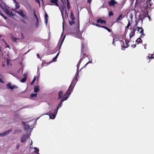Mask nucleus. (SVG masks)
Here are the masks:
<instances>
[{
  "label": "nucleus",
  "mask_w": 154,
  "mask_h": 154,
  "mask_svg": "<svg viewBox=\"0 0 154 154\" xmlns=\"http://www.w3.org/2000/svg\"><path fill=\"white\" fill-rule=\"evenodd\" d=\"M57 112L56 111L55 112H54L53 114L50 113V118L52 119H54L55 118Z\"/></svg>",
  "instance_id": "11"
},
{
  "label": "nucleus",
  "mask_w": 154,
  "mask_h": 154,
  "mask_svg": "<svg viewBox=\"0 0 154 154\" xmlns=\"http://www.w3.org/2000/svg\"><path fill=\"white\" fill-rule=\"evenodd\" d=\"M102 28L106 29L109 32H111V30L106 26H103L102 27Z\"/></svg>",
  "instance_id": "22"
},
{
  "label": "nucleus",
  "mask_w": 154,
  "mask_h": 154,
  "mask_svg": "<svg viewBox=\"0 0 154 154\" xmlns=\"http://www.w3.org/2000/svg\"><path fill=\"white\" fill-rule=\"evenodd\" d=\"M0 82L1 83H4L3 81H2V78H0Z\"/></svg>",
  "instance_id": "57"
},
{
  "label": "nucleus",
  "mask_w": 154,
  "mask_h": 154,
  "mask_svg": "<svg viewBox=\"0 0 154 154\" xmlns=\"http://www.w3.org/2000/svg\"><path fill=\"white\" fill-rule=\"evenodd\" d=\"M78 75H79V72L78 71H77V72L75 75V76H76V77H78Z\"/></svg>",
  "instance_id": "51"
},
{
  "label": "nucleus",
  "mask_w": 154,
  "mask_h": 154,
  "mask_svg": "<svg viewBox=\"0 0 154 154\" xmlns=\"http://www.w3.org/2000/svg\"><path fill=\"white\" fill-rule=\"evenodd\" d=\"M28 138V134H27L24 135L21 138L20 141L21 143H24Z\"/></svg>",
  "instance_id": "5"
},
{
  "label": "nucleus",
  "mask_w": 154,
  "mask_h": 154,
  "mask_svg": "<svg viewBox=\"0 0 154 154\" xmlns=\"http://www.w3.org/2000/svg\"><path fill=\"white\" fill-rule=\"evenodd\" d=\"M136 30V29L135 28H133L132 29V31H131L129 34V35L130 38H131L134 35Z\"/></svg>",
  "instance_id": "10"
},
{
  "label": "nucleus",
  "mask_w": 154,
  "mask_h": 154,
  "mask_svg": "<svg viewBox=\"0 0 154 154\" xmlns=\"http://www.w3.org/2000/svg\"><path fill=\"white\" fill-rule=\"evenodd\" d=\"M0 15L2 17L5 19H6L7 18V17H5L4 15L2 13H0Z\"/></svg>",
  "instance_id": "36"
},
{
  "label": "nucleus",
  "mask_w": 154,
  "mask_h": 154,
  "mask_svg": "<svg viewBox=\"0 0 154 154\" xmlns=\"http://www.w3.org/2000/svg\"><path fill=\"white\" fill-rule=\"evenodd\" d=\"M113 15V14L112 11H110L109 12V17Z\"/></svg>",
  "instance_id": "38"
},
{
  "label": "nucleus",
  "mask_w": 154,
  "mask_h": 154,
  "mask_svg": "<svg viewBox=\"0 0 154 154\" xmlns=\"http://www.w3.org/2000/svg\"><path fill=\"white\" fill-rule=\"evenodd\" d=\"M38 25H39L38 19L36 20V22L35 23V26L37 28L38 27Z\"/></svg>",
  "instance_id": "32"
},
{
  "label": "nucleus",
  "mask_w": 154,
  "mask_h": 154,
  "mask_svg": "<svg viewBox=\"0 0 154 154\" xmlns=\"http://www.w3.org/2000/svg\"><path fill=\"white\" fill-rule=\"evenodd\" d=\"M36 2L38 3L39 5L40 4V2L39 0H35Z\"/></svg>",
  "instance_id": "55"
},
{
  "label": "nucleus",
  "mask_w": 154,
  "mask_h": 154,
  "mask_svg": "<svg viewBox=\"0 0 154 154\" xmlns=\"http://www.w3.org/2000/svg\"><path fill=\"white\" fill-rule=\"evenodd\" d=\"M16 13L20 15L23 18L25 19L26 18L28 19V17L26 16V13H24L23 11L21 10H20V11H17Z\"/></svg>",
  "instance_id": "3"
},
{
  "label": "nucleus",
  "mask_w": 154,
  "mask_h": 154,
  "mask_svg": "<svg viewBox=\"0 0 154 154\" xmlns=\"http://www.w3.org/2000/svg\"><path fill=\"white\" fill-rule=\"evenodd\" d=\"M21 21L22 22L26 24V22L24 20H21Z\"/></svg>",
  "instance_id": "54"
},
{
  "label": "nucleus",
  "mask_w": 154,
  "mask_h": 154,
  "mask_svg": "<svg viewBox=\"0 0 154 154\" xmlns=\"http://www.w3.org/2000/svg\"><path fill=\"white\" fill-rule=\"evenodd\" d=\"M37 95V94H31L30 95V97H36Z\"/></svg>",
  "instance_id": "34"
},
{
  "label": "nucleus",
  "mask_w": 154,
  "mask_h": 154,
  "mask_svg": "<svg viewBox=\"0 0 154 154\" xmlns=\"http://www.w3.org/2000/svg\"><path fill=\"white\" fill-rule=\"evenodd\" d=\"M7 87L8 89H10L13 90L14 88H16L17 87L14 85L13 86H11V84L10 82H9L7 85Z\"/></svg>",
  "instance_id": "9"
},
{
  "label": "nucleus",
  "mask_w": 154,
  "mask_h": 154,
  "mask_svg": "<svg viewBox=\"0 0 154 154\" xmlns=\"http://www.w3.org/2000/svg\"><path fill=\"white\" fill-rule=\"evenodd\" d=\"M20 146V145L19 144H17V145L16 148L18 149L19 148Z\"/></svg>",
  "instance_id": "53"
},
{
  "label": "nucleus",
  "mask_w": 154,
  "mask_h": 154,
  "mask_svg": "<svg viewBox=\"0 0 154 154\" xmlns=\"http://www.w3.org/2000/svg\"><path fill=\"white\" fill-rule=\"evenodd\" d=\"M34 149H35L34 152H35L36 153L39 154L38 153L39 151L38 149L36 147H35Z\"/></svg>",
  "instance_id": "31"
},
{
  "label": "nucleus",
  "mask_w": 154,
  "mask_h": 154,
  "mask_svg": "<svg viewBox=\"0 0 154 154\" xmlns=\"http://www.w3.org/2000/svg\"><path fill=\"white\" fill-rule=\"evenodd\" d=\"M122 16V14H120L116 20V22H118Z\"/></svg>",
  "instance_id": "24"
},
{
  "label": "nucleus",
  "mask_w": 154,
  "mask_h": 154,
  "mask_svg": "<svg viewBox=\"0 0 154 154\" xmlns=\"http://www.w3.org/2000/svg\"><path fill=\"white\" fill-rule=\"evenodd\" d=\"M146 15H147V17L149 18V21H150V16L148 14V13L147 12L146 13Z\"/></svg>",
  "instance_id": "45"
},
{
  "label": "nucleus",
  "mask_w": 154,
  "mask_h": 154,
  "mask_svg": "<svg viewBox=\"0 0 154 154\" xmlns=\"http://www.w3.org/2000/svg\"><path fill=\"white\" fill-rule=\"evenodd\" d=\"M75 21L74 20H72V21H71L70 20H69V24L70 25V26H72V25H73V24H75Z\"/></svg>",
  "instance_id": "27"
},
{
  "label": "nucleus",
  "mask_w": 154,
  "mask_h": 154,
  "mask_svg": "<svg viewBox=\"0 0 154 154\" xmlns=\"http://www.w3.org/2000/svg\"><path fill=\"white\" fill-rule=\"evenodd\" d=\"M33 14L34 15L35 18H36V20L38 19V17L37 16V15H36V14L35 13V10H34V12H33Z\"/></svg>",
  "instance_id": "37"
},
{
  "label": "nucleus",
  "mask_w": 154,
  "mask_h": 154,
  "mask_svg": "<svg viewBox=\"0 0 154 154\" xmlns=\"http://www.w3.org/2000/svg\"><path fill=\"white\" fill-rule=\"evenodd\" d=\"M140 33L141 34V35H140V36L141 38H143L144 36L145 35L143 34V29L142 28L141 29V30L140 31Z\"/></svg>",
  "instance_id": "18"
},
{
  "label": "nucleus",
  "mask_w": 154,
  "mask_h": 154,
  "mask_svg": "<svg viewBox=\"0 0 154 154\" xmlns=\"http://www.w3.org/2000/svg\"><path fill=\"white\" fill-rule=\"evenodd\" d=\"M108 4L109 6H113L114 7L117 4V2L115 0H111L108 2Z\"/></svg>",
  "instance_id": "8"
},
{
  "label": "nucleus",
  "mask_w": 154,
  "mask_h": 154,
  "mask_svg": "<svg viewBox=\"0 0 154 154\" xmlns=\"http://www.w3.org/2000/svg\"><path fill=\"white\" fill-rule=\"evenodd\" d=\"M59 54V52L57 54L56 56H57V57H58V56Z\"/></svg>",
  "instance_id": "64"
},
{
  "label": "nucleus",
  "mask_w": 154,
  "mask_h": 154,
  "mask_svg": "<svg viewBox=\"0 0 154 154\" xmlns=\"http://www.w3.org/2000/svg\"><path fill=\"white\" fill-rule=\"evenodd\" d=\"M136 2H135V5H137L138 3H140L142 2V0H136Z\"/></svg>",
  "instance_id": "39"
},
{
  "label": "nucleus",
  "mask_w": 154,
  "mask_h": 154,
  "mask_svg": "<svg viewBox=\"0 0 154 154\" xmlns=\"http://www.w3.org/2000/svg\"><path fill=\"white\" fill-rule=\"evenodd\" d=\"M140 37L138 38L136 40V42H137V44L139 43H142V40L141 39Z\"/></svg>",
  "instance_id": "17"
},
{
  "label": "nucleus",
  "mask_w": 154,
  "mask_h": 154,
  "mask_svg": "<svg viewBox=\"0 0 154 154\" xmlns=\"http://www.w3.org/2000/svg\"><path fill=\"white\" fill-rule=\"evenodd\" d=\"M67 1L66 5L67 8L68 10H69L70 9V2L69 0H66Z\"/></svg>",
  "instance_id": "19"
},
{
  "label": "nucleus",
  "mask_w": 154,
  "mask_h": 154,
  "mask_svg": "<svg viewBox=\"0 0 154 154\" xmlns=\"http://www.w3.org/2000/svg\"><path fill=\"white\" fill-rule=\"evenodd\" d=\"M27 73H24L23 75V78L27 79Z\"/></svg>",
  "instance_id": "41"
},
{
  "label": "nucleus",
  "mask_w": 154,
  "mask_h": 154,
  "mask_svg": "<svg viewBox=\"0 0 154 154\" xmlns=\"http://www.w3.org/2000/svg\"><path fill=\"white\" fill-rule=\"evenodd\" d=\"M65 16L66 17V16L67 17H68V14L67 13L66 11V9H65Z\"/></svg>",
  "instance_id": "47"
},
{
  "label": "nucleus",
  "mask_w": 154,
  "mask_h": 154,
  "mask_svg": "<svg viewBox=\"0 0 154 154\" xmlns=\"http://www.w3.org/2000/svg\"><path fill=\"white\" fill-rule=\"evenodd\" d=\"M36 78H37V77L36 76H35L34 77V78L32 80V81H33V82H35V81L36 80Z\"/></svg>",
  "instance_id": "50"
},
{
  "label": "nucleus",
  "mask_w": 154,
  "mask_h": 154,
  "mask_svg": "<svg viewBox=\"0 0 154 154\" xmlns=\"http://www.w3.org/2000/svg\"><path fill=\"white\" fill-rule=\"evenodd\" d=\"M46 115H48L50 116V113L49 112H48L45 114Z\"/></svg>",
  "instance_id": "62"
},
{
  "label": "nucleus",
  "mask_w": 154,
  "mask_h": 154,
  "mask_svg": "<svg viewBox=\"0 0 154 154\" xmlns=\"http://www.w3.org/2000/svg\"><path fill=\"white\" fill-rule=\"evenodd\" d=\"M133 47L134 48H135L136 46V44H135L134 45H132L131 46L133 47Z\"/></svg>",
  "instance_id": "59"
},
{
  "label": "nucleus",
  "mask_w": 154,
  "mask_h": 154,
  "mask_svg": "<svg viewBox=\"0 0 154 154\" xmlns=\"http://www.w3.org/2000/svg\"><path fill=\"white\" fill-rule=\"evenodd\" d=\"M115 39L114 38H113V41H112V44L113 45H115V43L114 42V41H115Z\"/></svg>",
  "instance_id": "52"
},
{
  "label": "nucleus",
  "mask_w": 154,
  "mask_h": 154,
  "mask_svg": "<svg viewBox=\"0 0 154 154\" xmlns=\"http://www.w3.org/2000/svg\"><path fill=\"white\" fill-rule=\"evenodd\" d=\"M60 1L63 4L64 2H65V1H64V0H60Z\"/></svg>",
  "instance_id": "60"
},
{
  "label": "nucleus",
  "mask_w": 154,
  "mask_h": 154,
  "mask_svg": "<svg viewBox=\"0 0 154 154\" xmlns=\"http://www.w3.org/2000/svg\"><path fill=\"white\" fill-rule=\"evenodd\" d=\"M34 82H33V81H32V82L30 83V85H33Z\"/></svg>",
  "instance_id": "61"
},
{
  "label": "nucleus",
  "mask_w": 154,
  "mask_h": 154,
  "mask_svg": "<svg viewBox=\"0 0 154 154\" xmlns=\"http://www.w3.org/2000/svg\"><path fill=\"white\" fill-rule=\"evenodd\" d=\"M29 128V125H26L24 126V129L25 130L28 129Z\"/></svg>",
  "instance_id": "30"
},
{
  "label": "nucleus",
  "mask_w": 154,
  "mask_h": 154,
  "mask_svg": "<svg viewBox=\"0 0 154 154\" xmlns=\"http://www.w3.org/2000/svg\"><path fill=\"white\" fill-rule=\"evenodd\" d=\"M70 18L72 20H74L75 19V18L74 17V15L72 11H71Z\"/></svg>",
  "instance_id": "13"
},
{
  "label": "nucleus",
  "mask_w": 154,
  "mask_h": 154,
  "mask_svg": "<svg viewBox=\"0 0 154 154\" xmlns=\"http://www.w3.org/2000/svg\"><path fill=\"white\" fill-rule=\"evenodd\" d=\"M142 27H137L136 28V30L139 31L140 30V29H141Z\"/></svg>",
  "instance_id": "44"
},
{
  "label": "nucleus",
  "mask_w": 154,
  "mask_h": 154,
  "mask_svg": "<svg viewBox=\"0 0 154 154\" xmlns=\"http://www.w3.org/2000/svg\"><path fill=\"white\" fill-rule=\"evenodd\" d=\"M21 35L22 36V37H21V39H23L24 38V37L23 35V34L22 33H21Z\"/></svg>",
  "instance_id": "49"
},
{
  "label": "nucleus",
  "mask_w": 154,
  "mask_h": 154,
  "mask_svg": "<svg viewBox=\"0 0 154 154\" xmlns=\"http://www.w3.org/2000/svg\"><path fill=\"white\" fill-rule=\"evenodd\" d=\"M68 99V97H65L64 98H63V99H61L60 100V103L58 105V106L57 107V108H56V110L57 112L59 108H60L61 106H62V103L64 101L67 100Z\"/></svg>",
  "instance_id": "6"
},
{
  "label": "nucleus",
  "mask_w": 154,
  "mask_h": 154,
  "mask_svg": "<svg viewBox=\"0 0 154 154\" xmlns=\"http://www.w3.org/2000/svg\"><path fill=\"white\" fill-rule=\"evenodd\" d=\"M102 28L106 29L109 32H111V30L106 26H103L102 27Z\"/></svg>",
  "instance_id": "23"
},
{
  "label": "nucleus",
  "mask_w": 154,
  "mask_h": 154,
  "mask_svg": "<svg viewBox=\"0 0 154 154\" xmlns=\"http://www.w3.org/2000/svg\"><path fill=\"white\" fill-rule=\"evenodd\" d=\"M65 37V36L63 38V39H62V41L61 42V44H60V47H59V48L60 49V48L61 46V45H62V43H63V40H64Z\"/></svg>",
  "instance_id": "43"
},
{
  "label": "nucleus",
  "mask_w": 154,
  "mask_h": 154,
  "mask_svg": "<svg viewBox=\"0 0 154 154\" xmlns=\"http://www.w3.org/2000/svg\"><path fill=\"white\" fill-rule=\"evenodd\" d=\"M30 51V50H29L27 52H26V53H25V54H27L29 51Z\"/></svg>",
  "instance_id": "63"
},
{
  "label": "nucleus",
  "mask_w": 154,
  "mask_h": 154,
  "mask_svg": "<svg viewBox=\"0 0 154 154\" xmlns=\"http://www.w3.org/2000/svg\"><path fill=\"white\" fill-rule=\"evenodd\" d=\"M72 91V89H70L69 88L66 91L64 94L63 95V91H60L58 93V100L63 99V98H64L65 97H68V98Z\"/></svg>",
  "instance_id": "1"
},
{
  "label": "nucleus",
  "mask_w": 154,
  "mask_h": 154,
  "mask_svg": "<svg viewBox=\"0 0 154 154\" xmlns=\"http://www.w3.org/2000/svg\"><path fill=\"white\" fill-rule=\"evenodd\" d=\"M61 15H62V17H63V20H64L63 12V11H62V10H61Z\"/></svg>",
  "instance_id": "46"
},
{
  "label": "nucleus",
  "mask_w": 154,
  "mask_h": 154,
  "mask_svg": "<svg viewBox=\"0 0 154 154\" xmlns=\"http://www.w3.org/2000/svg\"><path fill=\"white\" fill-rule=\"evenodd\" d=\"M26 78H23L21 79L20 81L22 82H24L26 81Z\"/></svg>",
  "instance_id": "35"
},
{
  "label": "nucleus",
  "mask_w": 154,
  "mask_h": 154,
  "mask_svg": "<svg viewBox=\"0 0 154 154\" xmlns=\"http://www.w3.org/2000/svg\"><path fill=\"white\" fill-rule=\"evenodd\" d=\"M12 130V129H11L8 130L4 132L3 133L0 134V136L1 137H4L6 135L8 134Z\"/></svg>",
  "instance_id": "7"
},
{
  "label": "nucleus",
  "mask_w": 154,
  "mask_h": 154,
  "mask_svg": "<svg viewBox=\"0 0 154 154\" xmlns=\"http://www.w3.org/2000/svg\"><path fill=\"white\" fill-rule=\"evenodd\" d=\"M96 22L97 23H100L101 24L104 23L105 25H106V21L105 20H102L101 19H97Z\"/></svg>",
  "instance_id": "12"
},
{
  "label": "nucleus",
  "mask_w": 154,
  "mask_h": 154,
  "mask_svg": "<svg viewBox=\"0 0 154 154\" xmlns=\"http://www.w3.org/2000/svg\"><path fill=\"white\" fill-rule=\"evenodd\" d=\"M129 42L128 41L127 42H126V41H125L126 45V46H122L121 48L122 50H125V48H127L128 47H129V46L128 44V42Z\"/></svg>",
  "instance_id": "15"
},
{
  "label": "nucleus",
  "mask_w": 154,
  "mask_h": 154,
  "mask_svg": "<svg viewBox=\"0 0 154 154\" xmlns=\"http://www.w3.org/2000/svg\"><path fill=\"white\" fill-rule=\"evenodd\" d=\"M12 40L13 42H17V39H20L19 38H17L15 37H13L12 38Z\"/></svg>",
  "instance_id": "28"
},
{
  "label": "nucleus",
  "mask_w": 154,
  "mask_h": 154,
  "mask_svg": "<svg viewBox=\"0 0 154 154\" xmlns=\"http://www.w3.org/2000/svg\"><path fill=\"white\" fill-rule=\"evenodd\" d=\"M128 24L127 26L126 27V28H128L131 25V23H130V22H129V20H128Z\"/></svg>",
  "instance_id": "40"
},
{
  "label": "nucleus",
  "mask_w": 154,
  "mask_h": 154,
  "mask_svg": "<svg viewBox=\"0 0 154 154\" xmlns=\"http://www.w3.org/2000/svg\"><path fill=\"white\" fill-rule=\"evenodd\" d=\"M82 58H81V59L79 61L78 63V64L77 65V70L79 69V66L82 62Z\"/></svg>",
  "instance_id": "21"
},
{
  "label": "nucleus",
  "mask_w": 154,
  "mask_h": 154,
  "mask_svg": "<svg viewBox=\"0 0 154 154\" xmlns=\"http://www.w3.org/2000/svg\"><path fill=\"white\" fill-rule=\"evenodd\" d=\"M22 131L21 130L19 129H16L14 130L13 132L14 134H16L17 133H19Z\"/></svg>",
  "instance_id": "20"
},
{
  "label": "nucleus",
  "mask_w": 154,
  "mask_h": 154,
  "mask_svg": "<svg viewBox=\"0 0 154 154\" xmlns=\"http://www.w3.org/2000/svg\"><path fill=\"white\" fill-rule=\"evenodd\" d=\"M39 89V87L38 86H35L34 88V92L35 93H36L38 92Z\"/></svg>",
  "instance_id": "16"
},
{
  "label": "nucleus",
  "mask_w": 154,
  "mask_h": 154,
  "mask_svg": "<svg viewBox=\"0 0 154 154\" xmlns=\"http://www.w3.org/2000/svg\"><path fill=\"white\" fill-rule=\"evenodd\" d=\"M57 56H56L52 60V61L54 62H55L56 61V59L57 58Z\"/></svg>",
  "instance_id": "42"
},
{
  "label": "nucleus",
  "mask_w": 154,
  "mask_h": 154,
  "mask_svg": "<svg viewBox=\"0 0 154 154\" xmlns=\"http://www.w3.org/2000/svg\"><path fill=\"white\" fill-rule=\"evenodd\" d=\"M91 61H89V62H88L87 63H86L85 66L83 67H85L89 63H91Z\"/></svg>",
  "instance_id": "48"
},
{
  "label": "nucleus",
  "mask_w": 154,
  "mask_h": 154,
  "mask_svg": "<svg viewBox=\"0 0 154 154\" xmlns=\"http://www.w3.org/2000/svg\"><path fill=\"white\" fill-rule=\"evenodd\" d=\"M91 0H88V2L90 4L91 2Z\"/></svg>",
  "instance_id": "56"
},
{
  "label": "nucleus",
  "mask_w": 154,
  "mask_h": 154,
  "mask_svg": "<svg viewBox=\"0 0 154 154\" xmlns=\"http://www.w3.org/2000/svg\"><path fill=\"white\" fill-rule=\"evenodd\" d=\"M48 16L47 14H45V23L46 24L47 23H48Z\"/></svg>",
  "instance_id": "25"
},
{
  "label": "nucleus",
  "mask_w": 154,
  "mask_h": 154,
  "mask_svg": "<svg viewBox=\"0 0 154 154\" xmlns=\"http://www.w3.org/2000/svg\"><path fill=\"white\" fill-rule=\"evenodd\" d=\"M78 77L76 76H75L73 78V80L71 84H70L69 88L70 89H72V91H73V89L75 86V84L76 82V80L77 79Z\"/></svg>",
  "instance_id": "4"
},
{
  "label": "nucleus",
  "mask_w": 154,
  "mask_h": 154,
  "mask_svg": "<svg viewBox=\"0 0 154 154\" xmlns=\"http://www.w3.org/2000/svg\"><path fill=\"white\" fill-rule=\"evenodd\" d=\"M84 45L83 44V42H82L81 46V56L82 57L81 58H82L83 59L85 57H87L86 54L85 53V51H84Z\"/></svg>",
  "instance_id": "2"
},
{
  "label": "nucleus",
  "mask_w": 154,
  "mask_h": 154,
  "mask_svg": "<svg viewBox=\"0 0 154 154\" xmlns=\"http://www.w3.org/2000/svg\"><path fill=\"white\" fill-rule=\"evenodd\" d=\"M22 124L24 126L26 124V123L25 122H22Z\"/></svg>",
  "instance_id": "58"
},
{
  "label": "nucleus",
  "mask_w": 154,
  "mask_h": 154,
  "mask_svg": "<svg viewBox=\"0 0 154 154\" xmlns=\"http://www.w3.org/2000/svg\"><path fill=\"white\" fill-rule=\"evenodd\" d=\"M5 13L8 14H10V11L8 9H6L5 11Z\"/></svg>",
  "instance_id": "33"
},
{
  "label": "nucleus",
  "mask_w": 154,
  "mask_h": 154,
  "mask_svg": "<svg viewBox=\"0 0 154 154\" xmlns=\"http://www.w3.org/2000/svg\"><path fill=\"white\" fill-rule=\"evenodd\" d=\"M92 24L94 25H95L98 27H101L102 28V27L103 26H100L97 24V23H92Z\"/></svg>",
  "instance_id": "29"
},
{
  "label": "nucleus",
  "mask_w": 154,
  "mask_h": 154,
  "mask_svg": "<svg viewBox=\"0 0 154 154\" xmlns=\"http://www.w3.org/2000/svg\"><path fill=\"white\" fill-rule=\"evenodd\" d=\"M50 1L51 3L55 4L56 6L59 7L58 4H57V0H50Z\"/></svg>",
  "instance_id": "14"
},
{
  "label": "nucleus",
  "mask_w": 154,
  "mask_h": 154,
  "mask_svg": "<svg viewBox=\"0 0 154 154\" xmlns=\"http://www.w3.org/2000/svg\"><path fill=\"white\" fill-rule=\"evenodd\" d=\"M148 58L149 59H152L154 58V54H149L148 56Z\"/></svg>",
  "instance_id": "26"
}]
</instances>
